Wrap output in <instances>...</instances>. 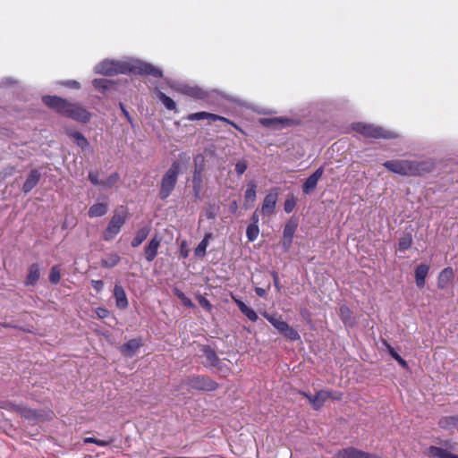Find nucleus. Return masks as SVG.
Listing matches in <instances>:
<instances>
[{"instance_id":"1","label":"nucleus","mask_w":458,"mask_h":458,"mask_svg":"<svg viewBox=\"0 0 458 458\" xmlns=\"http://www.w3.org/2000/svg\"><path fill=\"white\" fill-rule=\"evenodd\" d=\"M97 73L104 75H114L118 73H126L127 72H134L140 74L151 75L156 78L162 77V71L150 64L137 61L133 64L127 62H120L114 60H104L95 67Z\"/></svg>"},{"instance_id":"2","label":"nucleus","mask_w":458,"mask_h":458,"mask_svg":"<svg viewBox=\"0 0 458 458\" xmlns=\"http://www.w3.org/2000/svg\"><path fill=\"white\" fill-rule=\"evenodd\" d=\"M127 219V212L123 208L116 209L111 217L109 224L103 233V239L112 241L121 231Z\"/></svg>"},{"instance_id":"3","label":"nucleus","mask_w":458,"mask_h":458,"mask_svg":"<svg viewBox=\"0 0 458 458\" xmlns=\"http://www.w3.org/2000/svg\"><path fill=\"white\" fill-rule=\"evenodd\" d=\"M352 129L366 138L390 139L395 137L394 132L373 124L357 123L352 125Z\"/></svg>"},{"instance_id":"4","label":"nucleus","mask_w":458,"mask_h":458,"mask_svg":"<svg viewBox=\"0 0 458 458\" xmlns=\"http://www.w3.org/2000/svg\"><path fill=\"white\" fill-rule=\"evenodd\" d=\"M383 165L389 171L401 175H416L420 171L419 164L409 160H391Z\"/></svg>"},{"instance_id":"5","label":"nucleus","mask_w":458,"mask_h":458,"mask_svg":"<svg viewBox=\"0 0 458 458\" xmlns=\"http://www.w3.org/2000/svg\"><path fill=\"white\" fill-rule=\"evenodd\" d=\"M179 172L180 165L177 162H174L164 174L160 187V196L162 199H166L171 194L177 182Z\"/></svg>"},{"instance_id":"6","label":"nucleus","mask_w":458,"mask_h":458,"mask_svg":"<svg viewBox=\"0 0 458 458\" xmlns=\"http://www.w3.org/2000/svg\"><path fill=\"white\" fill-rule=\"evenodd\" d=\"M278 195V188H272L265 196L261 206V214L264 216H270L275 213Z\"/></svg>"},{"instance_id":"7","label":"nucleus","mask_w":458,"mask_h":458,"mask_svg":"<svg viewBox=\"0 0 458 458\" xmlns=\"http://www.w3.org/2000/svg\"><path fill=\"white\" fill-rule=\"evenodd\" d=\"M187 384L193 389L203 391H214L217 388V384L208 377L197 376L189 377Z\"/></svg>"},{"instance_id":"8","label":"nucleus","mask_w":458,"mask_h":458,"mask_svg":"<svg viewBox=\"0 0 458 458\" xmlns=\"http://www.w3.org/2000/svg\"><path fill=\"white\" fill-rule=\"evenodd\" d=\"M334 458H381L376 454H369L354 447H347L338 451Z\"/></svg>"},{"instance_id":"9","label":"nucleus","mask_w":458,"mask_h":458,"mask_svg":"<svg viewBox=\"0 0 458 458\" xmlns=\"http://www.w3.org/2000/svg\"><path fill=\"white\" fill-rule=\"evenodd\" d=\"M64 114L83 123L88 122L90 118V114L86 109L71 103H69V107H66Z\"/></svg>"},{"instance_id":"10","label":"nucleus","mask_w":458,"mask_h":458,"mask_svg":"<svg viewBox=\"0 0 458 458\" xmlns=\"http://www.w3.org/2000/svg\"><path fill=\"white\" fill-rule=\"evenodd\" d=\"M302 394L309 400L310 403L315 410L320 409L324 403L328 398L332 397L331 393L326 390L318 391L315 395H311L306 393H302ZM333 398L340 399V396H333Z\"/></svg>"},{"instance_id":"11","label":"nucleus","mask_w":458,"mask_h":458,"mask_svg":"<svg viewBox=\"0 0 458 458\" xmlns=\"http://www.w3.org/2000/svg\"><path fill=\"white\" fill-rule=\"evenodd\" d=\"M43 102L62 114H64L66 107H69V102L56 96H46Z\"/></svg>"},{"instance_id":"12","label":"nucleus","mask_w":458,"mask_h":458,"mask_svg":"<svg viewBox=\"0 0 458 458\" xmlns=\"http://www.w3.org/2000/svg\"><path fill=\"white\" fill-rule=\"evenodd\" d=\"M1 408L8 410V411H13L18 413H21L23 417L27 419H34L37 418L36 411L33 410H30L23 405H18L15 403H13L12 402L6 401L3 402Z\"/></svg>"},{"instance_id":"13","label":"nucleus","mask_w":458,"mask_h":458,"mask_svg":"<svg viewBox=\"0 0 458 458\" xmlns=\"http://www.w3.org/2000/svg\"><path fill=\"white\" fill-rule=\"evenodd\" d=\"M323 167H319L306 180L302 186V191L304 193L309 194L316 188L318 180L323 175Z\"/></svg>"},{"instance_id":"14","label":"nucleus","mask_w":458,"mask_h":458,"mask_svg":"<svg viewBox=\"0 0 458 458\" xmlns=\"http://www.w3.org/2000/svg\"><path fill=\"white\" fill-rule=\"evenodd\" d=\"M140 346L141 342L139 339H131L120 347V352L123 356L131 358L138 352Z\"/></svg>"},{"instance_id":"15","label":"nucleus","mask_w":458,"mask_h":458,"mask_svg":"<svg viewBox=\"0 0 458 458\" xmlns=\"http://www.w3.org/2000/svg\"><path fill=\"white\" fill-rule=\"evenodd\" d=\"M202 352V363L206 367H216L218 364V358L214 350H212L209 346H203L201 348Z\"/></svg>"},{"instance_id":"16","label":"nucleus","mask_w":458,"mask_h":458,"mask_svg":"<svg viewBox=\"0 0 458 458\" xmlns=\"http://www.w3.org/2000/svg\"><path fill=\"white\" fill-rule=\"evenodd\" d=\"M40 177L41 174L38 170H31L22 186V191L25 193L30 192L38 184Z\"/></svg>"},{"instance_id":"17","label":"nucleus","mask_w":458,"mask_h":458,"mask_svg":"<svg viewBox=\"0 0 458 458\" xmlns=\"http://www.w3.org/2000/svg\"><path fill=\"white\" fill-rule=\"evenodd\" d=\"M257 196V185L255 182H250L247 184V189L244 192V207L245 208H249L252 206V204L256 200Z\"/></svg>"},{"instance_id":"18","label":"nucleus","mask_w":458,"mask_h":458,"mask_svg":"<svg viewBox=\"0 0 458 458\" xmlns=\"http://www.w3.org/2000/svg\"><path fill=\"white\" fill-rule=\"evenodd\" d=\"M114 295L115 298L116 306L119 309H126L128 307V300L123 288L116 284L114 289Z\"/></svg>"},{"instance_id":"19","label":"nucleus","mask_w":458,"mask_h":458,"mask_svg":"<svg viewBox=\"0 0 458 458\" xmlns=\"http://www.w3.org/2000/svg\"><path fill=\"white\" fill-rule=\"evenodd\" d=\"M160 242L161 240L158 237H154L146 247L145 257L148 261H152L156 258Z\"/></svg>"},{"instance_id":"20","label":"nucleus","mask_w":458,"mask_h":458,"mask_svg":"<svg viewBox=\"0 0 458 458\" xmlns=\"http://www.w3.org/2000/svg\"><path fill=\"white\" fill-rule=\"evenodd\" d=\"M188 119L190 121L208 119V120H210L212 122H215V121L227 122V119L225 118V117L219 116L217 114L207 113V112H198V113L191 114L188 116Z\"/></svg>"},{"instance_id":"21","label":"nucleus","mask_w":458,"mask_h":458,"mask_svg":"<svg viewBox=\"0 0 458 458\" xmlns=\"http://www.w3.org/2000/svg\"><path fill=\"white\" fill-rule=\"evenodd\" d=\"M40 276V270L38 264H32L28 268V275L25 280L26 285H35Z\"/></svg>"},{"instance_id":"22","label":"nucleus","mask_w":458,"mask_h":458,"mask_svg":"<svg viewBox=\"0 0 458 458\" xmlns=\"http://www.w3.org/2000/svg\"><path fill=\"white\" fill-rule=\"evenodd\" d=\"M175 89H176V90H178L183 94L189 95V96L196 98H202L205 96L204 91L201 89L197 88V87H191L189 85L182 84Z\"/></svg>"},{"instance_id":"23","label":"nucleus","mask_w":458,"mask_h":458,"mask_svg":"<svg viewBox=\"0 0 458 458\" xmlns=\"http://www.w3.org/2000/svg\"><path fill=\"white\" fill-rule=\"evenodd\" d=\"M429 267L426 264H421L417 267L415 270L416 284L419 288H422L425 285V279L428 276Z\"/></svg>"},{"instance_id":"24","label":"nucleus","mask_w":458,"mask_h":458,"mask_svg":"<svg viewBox=\"0 0 458 458\" xmlns=\"http://www.w3.org/2000/svg\"><path fill=\"white\" fill-rule=\"evenodd\" d=\"M264 318L273 325V327L281 333L284 327L287 325L285 321L282 319L281 316L269 314L267 312L263 313Z\"/></svg>"},{"instance_id":"25","label":"nucleus","mask_w":458,"mask_h":458,"mask_svg":"<svg viewBox=\"0 0 458 458\" xmlns=\"http://www.w3.org/2000/svg\"><path fill=\"white\" fill-rule=\"evenodd\" d=\"M428 454L432 458H458V455L453 454L447 450L437 446H430L428 449Z\"/></svg>"},{"instance_id":"26","label":"nucleus","mask_w":458,"mask_h":458,"mask_svg":"<svg viewBox=\"0 0 458 458\" xmlns=\"http://www.w3.org/2000/svg\"><path fill=\"white\" fill-rule=\"evenodd\" d=\"M233 301L237 304L239 310L250 320L257 321L258 315L257 313L250 308H249L242 301L233 298Z\"/></svg>"},{"instance_id":"27","label":"nucleus","mask_w":458,"mask_h":458,"mask_svg":"<svg viewBox=\"0 0 458 458\" xmlns=\"http://www.w3.org/2000/svg\"><path fill=\"white\" fill-rule=\"evenodd\" d=\"M107 210L108 207L106 203H96L89 208L88 215L89 217H98L106 215Z\"/></svg>"},{"instance_id":"28","label":"nucleus","mask_w":458,"mask_h":458,"mask_svg":"<svg viewBox=\"0 0 458 458\" xmlns=\"http://www.w3.org/2000/svg\"><path fill=\"white\" fill-rule=\"evenodd\" d=\"M453 276H454V272H453L452 268L447 267V268H445L444 270H442V272L440 273V275L438 276V280H437L438 287L442 288V289L446 287V285L452 280Z\"/></svg>"},{"instance_id":"29","label":"nucleus","mask_w":458,"mask_h":458,"mask_svg":"<svg viewBox=\"0 0 458 458\" xmlns=\"http://www.w3.org/2000/svg\"><path fill=\"white\" fill-rule=\"evenodd\" d=\"M259 122L262 125L266 127L280 128L284 124L288 123L289 120L282 118H261Z\"/></svg>"},{"instance_id":"30","label":"nucleus","mask_w":458,"mask_h":458,"mask_svg":"<svg viewBox=\"0 0 458 458\" xmlns=\"http://www.w3.org/2000/svg\"><path fill=\"white\" fill-rule=\"evenodd\" d=\"M212 238L213 235L211 233H208L204 236L203 240L199 243L194 250L197 257L202 258L206 255V250L208 245V242Z\"/></svg>"},{"instance_id":"31","label":"nucleus","mask_w":458,"mask_h":458,"mask_svg":"<svg viewBox=\"0 0 458 458\" xmlns=\"http://www.w3.org/2000/svg\"><path fill=\"white\" fill-rule=\"evenodd\" d=\"M149 233V228L143 227L140 230H139L135 235V237L131 241V246L136 248L140 246L148 237Z\"/></svg>"},{"instance_id":"32","label":"nucleus","mask_w":458,"mask_h":458,"mask_svg":"<svg viewBox=\"0 0 458 458\" xmlns=\"http://www.w3.org/2000/svg\"><path fill=\"white\" fill-rule=\"evenodd\" d=\"M120 261V256L117 253H110L106 258L102 259L101 266L104 267L111 268L115 267Z\"/></svg>"},{"instance_id":"33","label":"nucleus","mask_w":458,"mask_h":458,"mask_svg":"<svg viewBox=\"0 0 458 458\" xmlns=\"http://www.w3.org/2000/svg\"><path fill=\"white\" fill-rule=\"evenodd\" d=\"M280 334L290 341H297L301 338L299 333L288 324L284 327Z\"/></svg>"},{"instance_id":"34","label":"nucleus","mask_w":458,"mask_h":458,"mask_svg":"<svg viewBox=\"0 0 458 458\" xmlns=\"http://www.w3.org/2000/svg\"><path fill=\"white\" fill-rule=\"evenodd\" d=\"M339 314H340V317H341L343 322L345 325H350V326L352 325L353 320L352 318L351 310L347 306L342 305L339 309Z\"/></svg>"},{"instance_id":"35","label":"nucleus","mask_w":458,"mask_h":458,"mask_svg":"<svg viewBox=\"0 0 458 458\" xmlns=\"http://www.w3.org/2000/svg\"><path fill=\"white\" fill-rule=\"evenodd\" d=\"M158 98L160 99V101L162 102V104L168 109V110H174L175 107H176V104L175 102L171 98H169L168 96H166L165 93L163 92H158Z\"/></svg>"},{"instance_id":"36","label":"nucleus","mask_w":458,"mask_h":458,"mask_svg":"<svg viewBox=\"0 0 458 458\" xmlns=\"http://www.w3.org/2000/svg\"><path fill=\"white\" fill-rule=\"evenodd\" d=\"M92 83L95 89L105 91L112 85L113 82L107 79H95Z\"/></svg>"},{"instance_id":"37","label":"nucleus","mask_w":458,"mask_h":458,"mask_svg":"<svg viewBox=\"0 0 458 458\" xmlns=\"http://www.w3.org/2000/svg\"><path fill=\"white\" fill-rule=\"evenodd\" d=\"M71 137L74 140V142L82 149L86 148L89 146V142L87 139L80 132H72L71 133Z\"/></svg>"},{"instance_id":"38","label":"nucleus","mask_w":458,"mask_h":458,"mask_svg":"<svg viewBox=\"0 0 458 458\" xmlns=\"http://www.w3.org/2000/svg\"><path fill=\"white\" fill-rule=\"evenodd\" d=\"M458 425V416L457 417H445L442 418L439 420V426L443 428H449L451 427Z\"/></svg>"},{"instance_id":"39","label":"nucleus","mask_w":458,"mask_h":458,"mask_svg":"<svg viewBox=\"0 0 458 458\" xmlns=\"http://www.w3.org/2000/svg\"><path fill=\"white\" fill-rule=\"evenodd\" d=\"M259 233V228L258 225H250L247 227L246 235L250 242H254Z\"/></svg>"},{"instance_id":"40","label":"nucleus","mask_w":458,"mask_h":458,"mask_svg":"<svg viewBox=\"0 0 458 458\" xmlns=\"http://www.w3.org/2000/svg\"><path fill=\"white\" fill-rule=\"evenodd\" d=\"M297 225L293 222H288L284 228V238H293Z\"/></svg>"},{"instance_id":"41","label":"nucleus","mask_w":458,"mask_h":458,"mask_svg":"<svg viewBox=\"0 0 458 458\" xmlns=\"http://www.w3.org/2000/svg\"><path fill=\"white\" fill-rule=\"evenodd\" d=\"M386 347L387 348L389 353L391 356L398 361L399 364H401L403 367H406V361L394 350V348L389 345L387 343H384Z\"/></svg>"},{"instance_id":"42","label":"nucleus","mask_w":458,"mask_h":458,"mask_svg":"<svg viewBox=\"0 0 458 458\" xmlns=\"http://www.w3.org/2000/svg\"><path fill=\"white\" fill-rule=\"evenodd\" d=\"M83 441L86 444L93 443V444H96V445H98L99 446H107L108 445H110L113 442L112 439H110V440H100V439H98V438H95V437H85Z\"/></svg>"},{"instance_id":"43","label":"nucleus","mask_w":458,"mask_h":458,"mask_svg":"<svg viewBox=\"0 0 458 458\" xmlns=\"http://www.w3.org/2000/svg\"><path fill=\"white\" fill-rule=\"evenodd\" d=\"M119 180L118 174L114 173L108 176L106 181H102L101 185L106 188H110L114 185Z\"/></svg>"},{"instance_id":"44","label":"nucleus","mask_w":458,"mask_h":458,"mask_svg":"<svg viewBox=\"0 0 458 458\" xmlns=\"http://www.w3.org/2000/svg\"><path fill=\"white\" fill-rule=\"evenodd\" d=\"M60 278H61V276H60V271H59L58 267L56 266L53 267L51 268V271L49 274V281L52 284H56L59 283Z\"/></svg>"},{"instance_id":"45","label":"nucleus","mask_w":458,"mask_h":458,"mask_svg":"<svg viewBox=\"0 0 458 458\" xmlns=\"http://www.w3.org/2000/svg\"><path fill=\"white\" fill-rule=\"evenodd\" d=\"M174 294L181 300L182 303L184 306H187V307H193L194 306V304L192 303L191 299L188 298L182 292L179 291L178 289H176L174 291Z\"/></svg>"},{"instance_id":"46","label":"nucleus","mask_w":458,"mask_h":458,"mask_svg":"<svg viewBox=\"0 0 458 458\" xmlns=\"http://www.w3.org/2000/svg\"><path fill=\"white\" fill-rule=\"evenodd\" d=\"M295 205H296L295 198L293 196H289L284 201V211L286 213H291L293 210V208H295Z\"/></svg>"},{"instance_id":"47","label":"nucleus","mask_w":458,"mask_h":458,"mask_svg":"<svg viewBox=\"0 0 458 458\" xmlns=\"http://www.w3.org/2000/svg\"><path fill=\"white\" fill-rule=\"evenodd\" d=\"M247 168H248V164L244 160H241V161L237 162L235 165V172L237 173L238 175L243 174L245 173V171L247 170Z\"/></svg>"},{"instance_id":"48","label":"nucleus","mask_w":458,"mask_h":458,"mask_svg":"<svg viewBox=\"0 0 458 458\" xmlns=\"http://www.w3.org/2000/svg\"><path fill=\"white\" fill-rule=\"evenodd\" d=\"M411 244V238L410 236L403 237L399 242V248L401 250H407Z\"/></svg>"},{"instance_id":"49","label":"nucleus","mask_w":458,"mask_h":458,"mask_svg":"<svg viewBox=\"0 0 458 458\" xmlns=\"http://www.w3.org/2000/svg\"><path fill=\"white\" fill-rule=\"evenodd\" d=\"M198 300H199V303L200 304V306H202L207 310H211L212 305L208 300H207L205 297H203L201 295H199L198 297Z\"/></svg>"},{"instance_id":"50","label":"nucleus","mask_w":458,"mask_h":458,"mask_svg":"<svg viewBox=\"0 0 458 458\" xmlns=\"http://www.w3.org/2000/svg\"><path fill=\"white\" fill-rule=\"evenodd\" d=\"M95 312L98 318H106L109 315V311L105 308H97Z\"/></svg>"},{"instance_id":"51","label":"nucleus","mask_w":458,"mask_h":458,"mask_svg":"<svg viewBox=\"0 0 458 458\" xmlns=\"http://www.w3.org/2000/svg\"><path fill=\"white\" fill-rule=\"evenodd\" d=\"M89 180L94 185H101L102 181L98 180V175L97 173L89 172Z\"/></svg>"},{"instance_id":"52","label":"nucleus","mask_w":458,"mask_h":458,"mask_svg":"<svg viewBox=\"0 0 458 458\" xmlns=\"http://www.w3.org/2000/svg\"><path fill=\"white\" fill-rule=\"evenodd\" d=\"M194 190L197 191V187H199L200 183V172H195L193 175Z\"/></svg>"},{"instance_id":"53","label":"nucleus","mask_w":458,"mask_h":458,"mask_svg":"<svg viewBox=\"0 0 458 458\" xmlns=\"http://www.w3.org/2000/svg\"><path fill=\"white\" fill-rule=\"evenodd\" d=\"M293 242V238H284L283 237V247L285 251L289 250Z\"/></svg>"},{"instance_id":"54","label":"nucleus","mask_w":458,"mask_h":458,"mask_svg":"<svg viewBox=\"0 0 458 458\" xmlns=\"http://www.w3.org/2000/svg\"><path fill=\"white\" fill-rule=\"evenodd\" d=\"M91 284L93 288L98 292L101 291L104 286V284L101 280H92Z\"/></svg>"},{"instance_id":"55","label":"nucleus","mask_w":458,"mask_h":458,"mask_svg":"<svg viewBox=\"0 0 458 458\" xmlns=\"http://www.w3.org/2000/svg\"><path fill=\"white\" fill-rule=\"evenodd\" d=\"M64 85H65L66 87H69V88H73V89H79L81 86L77 81H67L64 82Z\"/></svg>"},{"instance_id":"56","label":"nucleus","mask_w":458,"mask_h":458,"mask_svg":"<svg viewBox=\"0 0 458 458\" xmlns=\"http://www.w3.org/2000/svg\"><path fill=\"white\" fill-rule=\"evenodd\" d=\"M272 276H273L275 286H276V290L279 292L281 287H280V284H279L278 276H277V274L276 272H273Z\"/></svg>"},{"instance_id":"57","label":"nucleus","mask_w":458,"mask_h":458,"mask_svg":"<svg viewBox=\"0 0 458 458\" xmlns=\"http://www.w3.org/2000/svg\"><path fill=\"white\" fill-rule=\"evenodd\" d=\"M255 293H257V295H259V297H265L266 294H267V291L261 287H256L255 288Z\"/></svg>"},{"instance_id":"58","label":"nucleus","mask_w":458,"mask_h":458,"mask_svg":"<svg viewBox=\"0 0 458 458\" xmlns=\"http://www.w3.org/2000/svg\"><path fill=\"white\" fill-rule=\"evenodd\" d=\"M120 106H121V109H122V111H123V114L125 115V117L127 118V120H128L131 123H132L131 117L130 116V114H129V113H128V111L124 108V106H123V104H121Z\"/></svg>"},{"instance_id":"59","label":"nucleus","mask_w":458,"mask_h":458,"mask_svg":"<svg viewBox=\"0 0 458 458\" xmlns=\"http://www.w3.org/2000/svg\"><path fill=\"white\" fill-rule=\"evenodd\" d=\"M251 220L253 221V224L252 225H257L258 222H259V217L258 216L256 215V213H254L251 216Z\"/></svg>"},{"instance_id":"60","label":"nucleus","mask_w":458,"mask_h":458,"mask_svg":"<svg viewBox=\"0 0 458 458\" xmlns=\"http://www.w3.org/2000/svg\"><path fill=\"white\" fill-rule=\"evenodd\" d=\"M183 257H187V253L185 251H182Z\"/></svg>"},{"instance_id":"61","label":"nucleus","mask_w":458,"mask_h":458,"mask_svg":"<svg viewBox=\"0 0 458 458\" xmlns=\"http://www.w3.org/2000/svg\"><path fill=\"white\" fill-rule=\"evenodd\" d=\"M183 257H187V253L185 251H182Z\"/></svg>"}]
</instances>
